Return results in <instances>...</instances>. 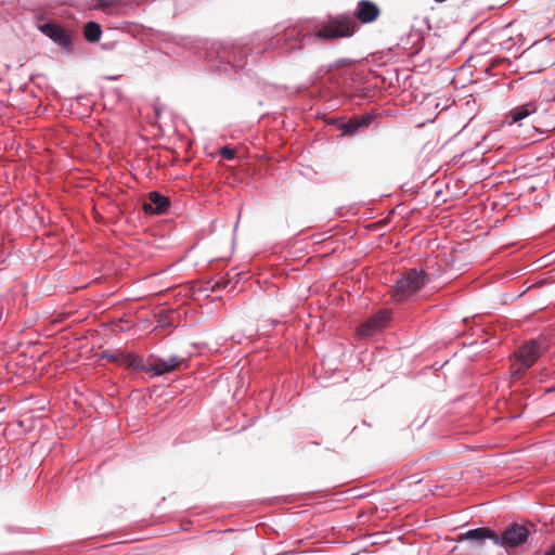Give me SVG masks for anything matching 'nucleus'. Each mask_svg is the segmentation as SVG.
I'll list each match as a JSON object with an SVG mask.
<instances>
[{
    "label": "nucleus",
    "instance_id": "5",
    "mask_svg": "<svg viewBox=\"0 0 555 555\" xmlns=\"http://www.w3.org/2000/svg\"><path fill=\"white\" fill-rule=\"evenodd\" d=\"M529 530L524 525L512 522L501 534H498L496 546L515 548L527 542Z\"/></svg>",
    "mask_w": 555,
    "mask_h": 555
},
{
    "label": "nucleus",
    "instance_id": "16",
    "mask_svg": "<svg viewBox=\"0 0 555 555\" xmlns=\"http://www.w3.org/2000/svg\"><path fill=\"white\" fill-rule=\"evenodd\" d=\"M537 51V44H533L529 50L525 52V55L531 56Z\"/></svg>",
    "mask_w": 555,
    "mask_h": 555
},
{
    "label": "nucleus",
    "instance_id": "9",
    "mask_svg": "<svg viewBox=\"0 0 555 555\" xmlns=\"http://www.w3.org/2000/svg\"><path fill=\"white\" fill-rule=\"evenodd\" d=\"M390 320V312L388 310H380L364 323L358 330L361 337H371L375 333L382 331Z\"/></svg>",
    "mask_w": 555,
    "mask_h": 555
},
{
    "label": "nucleus",
    "instance_id": "12",
    "mask_svg": "<svg viewBox=\"0 0 555 555\" xmlns=\"http://www.w3.org/2000/svg\"><path fill=\"white\" fill-rule=\"evenodd\" d=\"M102 29L99 23L89 21L83 26V36L88 42L94 43L101 39Z\"/></svg>",
    "mask_w": 555,
    "mask_h": 555
},
{
    "label": "nucleus",
    "instance_id": "8",
    "mask_svg": "<svg viewBox=\"0 0 555 555\" xmlns=\"http://www.w3.org/2000/svg\"><path fill=\"white\" fill-rule=\"evenodd\" d=\"M185 362V359L179 356H170L168 359H157L155 363L146 364L143 361L138 364V369L144 372H151L154 375L160 376L170 373L180 367Z\"/></svg>",
    "mask_w": 555,
    "mask_h": 555
},
{
    "label": "nucleus",
    "instance_id": "13",
    "mask_svg": "<svg viewBox=\"0 0 555 555\" xmlns=\"http://www.w3.org/2000/svg\"><path fill=\"white\" fill-rule=\"evenodd\" d=\"M228 285V281L218 280V281H208L206 285V289H210L211 292H216L220 288H224Z\"/></svg>",
    "mask_w": 555,
    "mask_h": 555
},
{
    "label": "nucleus",
    "instance_id": "2",
    "mask_svg": "<svg viewBox=\"0 0 555 555\" xmlns=\"http://www.w3.org/2000/svg\"><path fill=\"white\" fill-rule=\"evenodd\" d=\"M428 273L424 270L412 268L395 281L391 289V298L396 302H404L418 293L428 281Z\"/></svg>",
    "mask_w": 555,
    "mask_h": 555
},
{
    "label": "nucleus",
    "instance_id": "10",
    "mask_svg": "<svg viewBox=\"0 0 555 555\" xmlns=\"http://www.w3.org/2000/svg\"><path fill=\"white\" fill-rule=\"evenodd\" d=\"M170 206V201L167 196L157 191L150 192L147 199L143 203V210L149 215H160L165 212Z\"/></svg>",
    "mask_w": 555,
    "mask_h": 555
},
{
    "label": "nucleus",
    "instance_id": "15",
    "mask_svg": "<svg viewBox=\"0 0 555 555\" xmlns=\"http://www.w3.org/2000/svg\"><path fill=\"white\" fill-rule=\"evenodd\" d=\"M101 9H107L113 7L117 0H95Z\"/></svg>",
    "mask_w": 555,
    "mask_h": 555
},
{
    "label": "nucleus",
    "instance_id": "6",
    "mask_svg": "<svg viewBox=\"0 0 555 555\" xmlns=\"http://www.w3.org/2000/svg\"><path fill=\"white\" fill-rule=\"evenodd\" d=\"M38 29L67 53L73 51V37L63 26L55 22H48L38 26Z\"/></svg>",
    "mask_w": 555,
    "mask_h": 555
},
{
    "label": "nucleus",
    "instance_id": "14",
    "mask_svg": "<svg viewBox=\"0 0 555 555\" xmlns=\"http://www.w3.org/2000/svg\"><path fill=\"white\" fill-rule=\"evenodd\" d=\"M219 154L223 159L232 160L235 158V151L228 145L222 146L219 150Z\"/></svg>",
    "mask_w": 555,
    "mask_h": 555
},
{
    "label": "nucleus",
    "instance_id": "18",
    "mask_svg": "<svg viewBox=\"0 0 555 555\" xmlns=\"http://www.w3.org/2000/svg\"><path fill=\"white\" fill-rule=\"evenodd\" d=\"M366 95L364 92H361V99H364Z\"/></svg>",
    "mask_w": 555,
    "mask_h": 555
},
{
    "label": "nucleus",
    "instance_id": "4",
    "mask_svg": "<svg viewBox=\"0 0 555 555\" xmlns=\"http://www.w3.org/2000/svg\"><path fill=\"white\" fill-rule=\"evenodd\" d=\"M375 115L366 113L363 115H354L350 119L346 120L345 117L332 118L328 124L336 126L340 130V137H353L359 134L362 129L367 128L374 120Z\"/></svg>",
    "mask_w": 555,
    "mask_h": 555
},
{
    "label": "nucleus",
    "instance_id": "1",
    "mask_svg": "<svg viewBox=\"0 0 555 555\" xmlns=\"http://www.w3.org/2000/svg\"><path fill=\"white\" fill-rule=\"evenodd\" d=\"M378 15L379 9L374 2L361 0L357 4L353 16L340 14L331 17L313 36L293 27L287 28L283 34L278 33L275 36L264 35L259 42L214 41L205 48V60L219 74L230 75L245 69L249 57L254 59V55L270 50L281 49L282 54H291L313 39L333 40L351 37L357 29L354 17L363 24H369L374 22Z\"/></svg>",
    "mask_w": 555,
    "mask_h": 555
},
{
    "label": "nucleus",
    "instance_id": "3",
    "mask_svg": "<svg viewBox=\"0 0 555 555\" xmlns=\"http://www.w3.org/2000/svg\"><path fill=\"white\" fill-rule=\"evenodd\" d=\"M547 347L548 344L544 337L532 338L524 343L514 358L512 366L513 377L520 378L546 351Z\"/></svg>",
    "mask_w": 555,
    "mask_h": 555
},
{
    "label": "nucleus",
    "instance_id": "11",
    "mask_svg": "<svg viewBox=\"0 0 555 555\" xmlns=\"http://www.w3.org/2000/svg\"><path fill=\"white\" fill-rule=\"evenodd\" d=\"M537 111V106L533 103H527L525 105L517 106L513 108L508 117L511 118V122H518L522 120L524 118L528 117L532 113Z\"/></svg>",
    "mask_w": 555,
    "mask_h": 555
},
{
    "label": "nucleus",
    "instance_id": "17",
    "mask_svg": "<svg viewBox=\"0 0 555 555\" xmlns=\"http://www.w3.org/2000/svg\"><path fill=\"white\" fill-rule=\"evenodd\" d=\"M544 555H555V545H552L551 547H548Z\"/></svg>",
    "mask_w": 555,
    "mask_h": 555
},
{
    "label": "nucleus",
    "instance_id": "7",
    "mask_svg": "<svg viewBox=\"0 0 555 555\" xmlns=\"http://www.w3.org/2000/svg\"><path fill=\"white\" fill-rule=\"evenodd\" d=\"M486 540H491L496 545L498 533L489 527L469 529L457 535V542H468L472 547H481Z\"/></svg>",
    "mask_w": 555,
    "mask_h": 555
}]
</instances>
